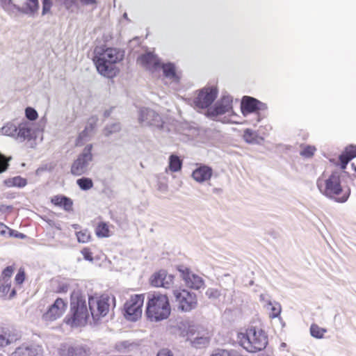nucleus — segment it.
Returning a JSON list of instances; mask_svg holds the SVG:
<instances>
[{"mask_svg": "<svg viewBox=\"0 0 356 356\" xmlns=\"http://www.w3.org/2000/svg\"><path fill=\"white\" fill-rule=\"evenodd\" d=\"M137 62L146 70L149 72L153 76H160L161 60L153 52H146L140 55Z\"/></svg>", "mask_w": 356, "mask_h": 356, "instance_id": "obj_17", "label": "nucleus"}, {"mask_svg": "<svg viewBox=\"0 0 356 356\" xmlns=\"http://www.w3.org/2000/svg\"><path fill=\"white\" fill-rule=\"evenodd\" d=\"M243 137L245 141L250 144L261 145L264 140V138L259 136L255 131L250 129H246L244 131Z\"/></svg>", "mask_w": 356, "mask_h": 356, "instance_id": "obj_28", "label": "nucleus"}, {"mask_svg": "<svg viewBox=\"0 0 356 356\" xmlns=\"http://www.w3.org/2000/svg\"><path fill=\"white\" fill-rule=\"evenodd\" d=\"M213 170L211 168L203 165L196 168L192 174L193 178L199 183H203L209 181L212 176Z\"/></svg>", "mask_w": 356, "mask_h": 356, "instance_id": "obj_25", "label": "nucleus"}, {"mask_svg": "<svg viewBox=\"0 0 356 356\" xmlns=\"http://www.w3.org/2000/svg\"><path fill=\"white\" fill-rule=\"evenodd\" d=\"M7 232H9L10 235L13 234V230L9 229L6 225H5L3 223L0 222V234L1 235H5Z\"/></svg>", "mask_w": 356, "mask_h": 356, "instance_id": "obj_50", "label": "nucleus"}, {"mask_svg": "<svg viewBox=\"0 0 356 356\" xmlns=\"http://www.w3.org/2000/svg\"><path fill=\"white\" fill-rule=\"evenodd\" d=\"M185 284L191 289L199 290L204 286V281L202 277L192 273L185 266H179L178 268Z\"/></svg>", "mask_w": 356, "mask_h": 356, "instance_id": "obj_18", "label": "nucleus"}, {"mask_svg": "<svg viewBox=\"0 0 356 356\" xmlns=\"http://www.w3.org/2000/svg\"><path fill=\"white\" fill-rule=\"evenodd\" d=\"M0 356H4L3 354L0 353Z\"/></svg>", "mask_w": 356, "mask_h": 356, "instance_id": "obj_62", "label": "nucleus"}, {"mask_svg": "<svg viewBox=\"0 0 356 356\" xmlns=\"http://www.w3.org/2000/svg\"><path fill=\"white\" fill-rule=\"evenodd\" d=\"M121 129L120 124L118 122H112L108 124L104 129V134L106 136H109L114 133L118 132Z\"/></svg>", "mask_w": 356, "mask_h": 356, "instance_id": "obj_39", "label": "nucleus"}, {"mask_svg": "<svg viewBox=\"0 0 356 356\" xmlns=\"http://www.w3.org/2000/svg\"><path fill=\"white\" fill-rule=\"evenodd\" d=\"M15 294V290H13L10 294V298H12L14 296V295Z\"/></svg>", "mask_w": 356, "mask_h": 356, "instance_id": "obj_58", "label": "nucleus"}, {"mask_svg": "<svg viewBox=\"0 0 356 356\" xmlns=\"http://www.w3.org/2000/svg\"><path fill=\"white\" fill-rule=\"evenodd\" d=\"M17 340L16 334L8 328L0 326V348H5Z\"/></svg>", "mask_w": 356, "mask_h": 356, "instance_id": "obj_26", "label": "nucleus"}, {"mask_svg": "<svg viewBox=\"0 0 356 356\" xmlns=\"http://www.w3.org/2000/svg\"><path fill=\"white\" fill-rule=\"evenodd\" d=\"M218 91L216 87H204L197 92L193 99V104L197 108H207L210 106L216 99Z\"/></svg>", "mask_w": 356, "mask_h": 356, "instance_id": "obj_15", "label": "nucleus"}, {"mask_svg": "<svg viewBox=\"0 0 356 356\" xmlns=\"http://www.w3.org/2000/svg\"><path fill=\"white\" fill-rule=\"evenodd\" d=\"M11 157H6L0 152V173L6 172L9 166L8 162L11 160Z\"/></svg>", "mask_w": 356, "mask_h": 356, "instance_id": "obj_41", "label": "nucleus"}, {"mask_svg": "<svg viewBox=\"0 0 356 356\" xmlns=\"http://www.w3.org/2000/svg\"><path fill=\"white\" fill-rule=\"evenodd\" d=\"M355 170L356 171V167H355Z\"/></svg>", "mask_w": 356, "mask_h": 356, "instance_id": "obj_63", "label": "nucleus"}, {"mask_svg": "<svg viewBox=\"0 0 356 356\" xmlns=\"http://www.w3.org/2000/svg\"><path fill=\"white\" fill-rule=\"evenodd\" d=\"M25 115L26 117L30 120H35L38 116L37 111L31 107H28L26 108Z\"/></svg>", "mask_w": 356, "mask_h": 356, "instance_id": "obj_44", "label": "nucleus"}, {"mask_svg": "<svg viewBox=\"0 0 356 356\" xmlns=\"http://www.w3.org/2000/svg\"><path fill=\"white\" fill-rule=\"evenodd\" d=\"M89 349L83 344H62L59 348L60 356H88Z\"/></svg>", "mask_w": 356, "mask_h": 356, "instance_id": "obj_19", "label": "nucleus"}, {"mask_svg": "<svg viewBox=\"0 0 356 356\" xmlns=\"http://www.w3.org/2000/svg\"><path fill=\"white\" fill-rule=\"evenodd\" d=\"M0 134L10 136L22 143L26 140H31L33 137V131L29 122H24L16 124L10 122L0 129Z\"/></svg>", "mask_w": 356, "mask_h": 356, "instance_id": "obj_8", "label": "nucleus"}, {"mask_svg": "<svg viewBox=\"0 0 356 356\" xmlns=\"http://www.w3.org/2000/svg\"><path fill=\"white\" fill-rule=\"evenodd\" d=\"M182 162L176 155H171L169 158V169L172 172H177L181 170Z\"/></svg>", "mask_w": 356, "mask_h": 356, "instance_id": "obj_35", "label": "nucleus"}, {"mask_svg": "<svg viewBox=\"0 0 356 356\" xmlns=\"http://www.w3.org/2000/svg\"><path fill=\"white\" fill-rule=\"evenodd\" d=\"M167 188V186L165 185H163L162 186H161V189L163 190V191H165Z\"/></svg>", "mask_w": 356, "mask_h": 356, "instance_id": "obj_59", "label": "nucleus"}, {"mask_svg": "<svg viewBox=\"0 0 356 356\" xmlns=\"http://www.w3.org/2000/svg\"><path fill=\"white\" fill-rule=\"evenodd\" d=\"M145 296L143 294L134 295L124 305L126 318L131 321H136L142 315V307Z\"/></svg>", "mask_w": 356, "mask_h": 356, "instance_id": "obj_14", "label": "nucleus"}, {"mask_svg": "<svg viewBox=\"0 0 356 356\" xmlns=\"http://www.w3.org/2000/svg\"><path fill=\"white\" fill-rule=\"evenodd\" d=\"M52 3L51 0H42V13L43 15H46L50 11Z\"/></svg>", "mask_w": 356, "mask_h": 356, "instance_id": "obj_47", "label": "nucleus"}, {"mask_svg": "<svg viewBox=\"0 0 356 356\" xmlns=\"http://www.w3.org/2000/svg\"><path fill=\"white\" fill-rule=\"evenodd\" d=\"M266 308L270 311L269 316L271 318L278 317L282 312L280 304L276 301H272Z\"/></svg>", "mask_w": 356, "mask_h": 356, "instance_id": "obj_33", "label": "nucleus"}, {"mask_svg": "<svg viewBox=\"0 0 356 356\" xmlns=\"http://www.w3.org/2000/svg\"><path fill=\"white\" fill-rule=\"evenodd\" d=\"M79 1L83 6H95L97 4V0H79Z\"/></svg>", "mask_w": 356, "mask_h": 356, "instance_id": "obj_54", "label": "nucleus"}, {"mask_svg": "<svg viewBox=\"0 0 356 356\" xmlns=\"http://www.w3.org/2000/svg\"><path fill=\"white\" fill-rule=\"evenodd\" d=\"M173 295L178 307L184 312H190L197 306V298L194 293L186 289H177L173 290Z\"/></svg>", "mask_w": 356, "mask_h": 356, "instance_id": "obj_13", "label": "nucleus"}, {"mask_svg": "<svg viewBox=\"0 0 356 356\" xmlns=\"http://www.w3.org/2000/svg\"><path fill=\"white\" fill-rule=\"evenodd\" d=\"M259 300L264 303V307H266L271 302L270 296L266 293H261L259 296Z\"/></svg>", "mask_w": 356, "mask_h": 356, "instance_id": "obj_46", "label": "nucleus"}, {"mask_svg": "<svg viewBox=\"0 0 356 356\" xmlns=\"http://www.w3.org/2000/svg\"><path fill=\"white\" fill-rule=\"evenodd\" d=\"M21 6L17 5V13L19 12L29 17H35L40 8L39 0H19Z\"/></svg>", "mask_w": 356, "mask_h": 356, "instance_id": "obj_23", "label": "nucleus"}, {"mask_svg": "<svg viewBox=\"0 0 356 356\" xmlns=\"http://www.w3.org/2000/svg\"><path fill=\"white\" fill-rule=\"evenodd\" d=\"M92 149V145L91 144L86 145L76 159L74 161L70 170L73 175L81 176L88 172L93 158Z\"/></svg>", "mask_w": 356, "mask_h": 356, "instance_id": "obj_9", "label": "nucleus"}, {"mask_svg": "<svg viewBox=\"0 0 356 356\" xmlns=\"http://www.w3.org/2000/svg\"><path fill=\"white\" fill-rule=\"evenodd\" d=\"M89 317L86 296L79 290H74L70 296V314L65 318L66 324L71 327H81L86 324Z\"/></svg>", "mask_w": 356, "mask_h": 356, "instance_id": "obj_3", "label": "nucleus"}, {"mask_svg": "<svg viewBox=\"0 0 356 356\" xmlns=\"http://www.w3.org/2000/svg\"><path fill=\"white\" fill-rule=\"evenodd\" d=\"M95 232L98 237H108L109 228L108 224L104 222H101L97 225Z\"/></svg>", "mask_w": 356, "mask_h": 356, "instance_id": "obj_37", "label": "nucleus"}, {"mask_svg": "<svg viewBox=\"0 0 356 356\" xmlns=\"http://www.w3.org/2000/svg\"><path fill=\"white\" fill-rule=\"evenodd\" d=\"M3 184L8 188H24L27 184V180L20 176H16L5 179L3 181Z\"/></svg>", "mask_w": 356, "mask_h": 356, "instance_id": "obj_29", "label": "nucleus"}, {"mask_svg": "<svg viewBox=\"0 0 356 356\" xmlns=\"http://www.w3.org/2000/svg\"><path fill=\"white\" fill-rule=\"evenodd\" d=\"M97 119L95 118H91L85 129L79 134L77 138V145L81 142L85 140L86 137H88L90 133L94 130L96 126Z\"/></svg>", "mask_w": 356, "mask_h": 356, "instance_id": "obj_31", "label": "nucleus"}, {"mask_svg": "<svg viewBox=\"0 0 356 356\" xmlns=\"http://www.w3.org/2000/svg\"><path fill=\"white\" fill-rule=\"evenodd\" d=\"M0 6L9 15H17V5L12 0H0Z\"/></svg>", "mask_w": 356, "mask_h": 356, "instance_id": "obj_32", "label": "nucleus"}, {"mask_svg": "<svg viewBox=\"0 0 356 356\" xmlns=\"http://www.w3.org/2000/svg\"><path fill=\"white\" fill-rule=\"evenodd\" d=\"M355 157H356V146L347 147L339 157L341 168L344 170L348 162Z\"/></svg>", "mask_w": 356, "mask_h": 356, "instance_id": "obj_27", "label": "nucleus"}, {"mask_svg": "<svg viewBox=\"0 0 356 356\" xmlns=\"http://www.w3.org/2000/svg\"><path fill=\"white\" fill-rule=\"evenodd\" d=\"M76 184L83 191L90 190L93 187V182L90 178L81 177L76 180Z\"/></svg>", "mask_w": 356, "mask_h": 356, "instance_id": "obj_36", "label": "nucleus"}, {"mask_svg": "<svg viewBox=\"0 0 356 356\" xmlns=\"http://www.w3.org/2000/svg\"><path fill=\"white\" fill-rule=\"evenodd\" d=\"M124 58V52L117 48L97 47L94 50L93 62L99 74L111 78L115 76L118 70L115 64Z\"/></svg>", "mask_w": 356, "mask_h": 356, "instance_id": "obj_2", "label": "nucleus"}, {"mask_svg": "<svg viewBox=\"0 0 356 356\" xmlns=\"http://www.w3.org/2000/svg\"><path fill=\"white\" fill-rule=\"evenodd\" d=\"M55 205L63 207L65 211H70L72 209V201L65 196H54L51 200Z\"/></svg>", "mask_w": 356, "mask_h": 356, "instance_id": "obj_30", "label": "nucleus"}, {"mask_svg": "<svg viewBox=\"0 0 356 356\" xmlns=\"http://www.w3.org/2000/svg\"><path fill=\"white\" fill-rule=\"evenodd\" d=\"M124 18H127V13H124Z\"/></svg>", "mask_w": 356, "mask_h": 356, "instance_id": "obj_60", "label": "nucleus"}, {"mask_svg": "<svg viewBox=\"0 0 356 356\" xmlns=\"http://www.w3.org/2000/svg\"><path fill=\"white\" fill-rule=\"evenodd\" d=\"M60 292H66L67 291V286H61L60 289Z\"/></svg>", "mask_w": 356, "mask_h": 356, "instance_id": "obj_57", "label": "nucleus"}, {"mask_svg": "<svg viewBox=\"0 0 356 356\" xmlns=\"http://www.w3.org/2000/svg\"><path fill=\"white\" fill-rule=\"evenodd\" d=\"M170 306L166 295L154 293L148 296L146 314L149 319L160 321L166 319L170 314Z\"/></svg>", "mask_w": 356, "mask_h": 356, "instance_id": "obj_4", "label": "nucleus"}, {"mask_svg": "<svg viewBox=\"0 0 356 356\" xmlns=\"http://www.w3.org/2000/svg\"><path fill=\"white\" fill-rule=\"evenodd\" d=\"M156 356H174V355L170 350L163 348L158 352Z\"/></svg>", "mask_w": 356, "mask_h": 356, "instance_id": "obj_52", "label": "nucleus"}, {"mask_svg": "<svg viewBox=\"0 0 356 356\" xmlns=\"http://www.w3.org/2000/svg\"><path fill=\"white\" fill-rule=\"evenodd\" d=\"M282 346H286V344H285L284 343H283Z\"/></svg>", "mask_w": 356, "mask_h": 356, "instance_id": "obj_61", "label": "nucleus"}, {"mask_svg": "<svg viewBox=\"0 0 356 356\" xmlns=\"http://www.w3.org/2000/svg\"><path fill=\"white\" fill-rule=\"evenodd\" d=\"M115 348L122 353H137L140 350V344L138 341L124 340L118 341Z\"/></svg>", "mask_w": 356, "mask_h": 356, "instance_id": "obj_24", "label": "nucleus"}, {"mask_svg": "<svg viewBox=\"0 0 356 356\" xmlns=\"http://www.w3.org/2000/svg\"><path fill=\"white\" fill-rule=\"evenodd\" d=\"M10 356H43V350L38 345L23 343L17 347Z\"/></svg>", "mask_w": 356, "mask_h": 356, "instance_id": "obj_22", "label": "nucleus"}, {"mask_svg": "<svg viewBox=\"0 0 356 356\" xmlns=\"http://www.w3.org/2000/svg\"><path fill=\"white\" fill-rule=\"evenodd\" d=\"M233 99L229 95H223L213 107L208 110V115L222 123H236L233 119L236 114L233 111Z\"/></svg>", "mask_w": 356, "mask_h": 356, "instance_id": "obj_5", "label": "nucleus"}, {"mask_svg": "<svg viewBox=\"0 0 356 356\" xmlns=\"http://www.w3.org/2000/svg\"><path fill=\"white\" fill-rule=\"evenodd\" d=\"M13 273V268L12 266L6 267L1 274V282L4 285L9 284L10 285V279Z\"/></svg>", "mask_w": 356, "mask_h": 356, "instance_id": "obj_40", "label": "nucleus"}, {"mask_svg": "<svg viewBox=\"0 0 356 356\" xmlns=\"http://www.w3.org/2000/svg\"><path fill=\"white\" fill-rule=\"evenodd\" d=\"M77 240L80 243H87L90 239V234L87 231H81L76 233Z\"/></svg>", "mask_w": 356, "mask_h": 356, "instance_id": "obj_43", "label": "nucleus"}, {"mask_svg": "<svg viewBox=\"0 0 356 356\" xmlns=\"http://www.w3.org/2000/svg\"><path fill=\"white\" fill-rule=\"evenodd\" d=\"M88 306L94 321L105 316L109 311V298L107 296H90Z\"/></svg>", "mask_w": 356, "mask_h": 356, "instance_id": "obj_12", "label": "nucleus"}, {"mask_svg": "<svg viewBox=\"0 0 356 356\" xmlns=\"http://www.w3.org/2000/svg\"><path fill=\"white\" fill-rule=\"evenodd\" d=\"M10 289V286L9 284H6V285H4L3 282H1V277L0 278V293L2 294V296H6L9 292Z\"/></svg>", "mask_w": 356, "mask_h": 356, "instance_id": "obj_49", "label": "nucleus"}, {"mask_svg": "<svg viewBox=\"0 0 356 356\" xmlns=\"http://www.w3.org/2000/svg\"><path fill=\"white\" fill-rule=\"evenodd\" d=\"M267 108L266 104L250 96H244L241 102V110L243 115L248 118L249 115L252 114L254 118L250 120V123L254 126L265 118L263 112L266 111Z\"/></svg>", "mask_w": 356, "mask_h": 356, "instance_id": "obj_7", "label": "nucleus"}, {"mask_svg": "<svg viewBox=\"0 0 356 356\" xmlns=\"http://www.w3.org/2000/svg\"><path fill=\"white\" fill-rule=\"evenodd\" d=\"M81 254L86 260L89 261H93L92 252L90 251V250L88 248H83L81 250Z\"/></svg>", "mask_w": 356, "mask_h": 356, "instance_id": "obj_48", "label": "nucleus"}, {"mask_svg": "<svg viewBox=\"0 0 356 356\" xmlns=\"http://www.w3.org/2000/svg\"><path fill=\"white\" fill-rule=\"evenodd\" d=\"M206 296L209 298L217 299L220 296V292L216 289L209 288L206 291Z\"/></svg>", "mask_w": 356, "mask_h": 356, "instance_id": "obj_45", "label": "nucleus"}, {"mask_svg": "<svg viewBox=\"0 0 356 356\" xmlns=\"http://www.w3.org/2000/svg\"><path fill=\"white\" fill-rule=\"evenodd\" d=\"M327 332V330L323 327H320L316 324H312L310 327L311 335L316 339H321L323 337L324 334Z\"/></svg>", "mask_w": 356, "mask_h": 356, "instance_id": "obj_38", "label": "nucleus"}, {"mask_svg": "<svg viewBox=\"0 0 356 356\" xmlns=\"http://www.w3.org/2000/svg\"><path fill=\"white\" fill-rule=\"evenodd\" d=\"M67 306V302L63 299L56 298L43 313L42 320L47 324L56 321L63 316L66 311Z\"/></svg>", "mask_w": 356, "mask_h": 356, "instance_id": "obj_16", "label": "nucleus"}, {"mask_svg": "<svg viewBox=\"0 0 356 356\" xmlns=\"http://www.w3.org/2000/svg\"><path fill=\"white\" fill-rule=\"evenodd\" d=\"M316 150L314 146L307 145L301 150L300 155L306 158H310L314 154Z\"/></svg>", "mask_w": 356, "mask_h": 356, "instance_id": "obj_42", "label": "nucleus"}, {"mask_svg": "<svg viewBox=\"0 0 356 356\" xmlns=\"http://www.w3.org/2000/svg\"><path fill=\"white\" fill-rule=\"evenodd\" d=\"M212 356H235L233 353H230L225 350H220Z\"/></svg>", "mask_w": 356, "mask_h": 356, "instance_id": "obj_51", "label": "nucleus"}, {"mask_svg": "<svg viewBox=\"0 0 356 356\" xmlns=\"http://www.w3.org/2000/svg\"><path fill=\"white\" fill-rule=\"evenodd\" d=\"M111 110L110 111H105L104 113V117H108L110 115H111Z\"/></svg>", "mask_w": 356, "mask_h": 356, "instance_id": "obj_56", "label": "nucleus"}, {"mask_svg": "<svg viewBox=\"0 0 356 356\" xmlns=\"http://www.w3.org/2000/svg\"><path fill=\"white\" fill-rule=\"evenodd\" d=\"M316 186L323 195L338 203L346 202L350 194V188L341 184L339 171H334L327 177L322 175L318 177Z\"/></svg>", "mask_w": 356, "mask_h": 356, "instance_id": "obj_1", "label": "nucleus"}, {"mask_svg": "<svg viewBox=\"0 0 356 356\" xmlns=\"http://www.w3.org/2000/svg\"><path fill=\"white\" fill-rule=\"evenodd\" d=\"M138 122L143 126H151L160 130L168 131L162 117L155 111L147 108H141L138 112Z\"/></svg>", "mask_w": 356, "mask_h": 356, "instance_id": "obj_11", "label": "nucleus"}, {"mask_svg": "<svg viewBox=\"0 0 356 356\" xmlns=\"http://www.w3.org/2000/svg\"><path fill=\"white\" fill-rule=\"evenodd\" d=\"M177 326L180 334L186 337L187 339H193L195 337H211L208 329L202 325L195 323L189 319L180 321Z\"/></svg>", "mask_w": 356, "mask_h": 356, "instance_id": "obj_10", "label": "nucleus"}, {"mask_svg": "<svg viewBox=\"0 0 356 356\" xmlns=\"http://www.w3.org/2000/svg\"><path fill=\"white\" fill-rule=\"evenodd\" d=\"M174 277L165 270H160L154 273L150 280L151 284L156 287L170 289L173 285Z\"/></svg>", "mask_w": 356, "mask_h": 356, "instance_id": "obj_21", "label": "nucleus"}, {"mask_svg": "<svg viewBox=\"0 0 356 356\" xmlns=\"http://www.w3.org/2000/svg\"><path fill=\"white\" fill-rule=\"evenodd\" d=\"M161 70L163 72V79L165 84L177 85L180 80V76L177 72L176 66L172 63H161Z\"/></svg>", "mask_w": 356, "mask_h": 356, "instance_id": "obj_20", "label": "nucleus"}, {"mask_svg": "<svg viewBox=\"0 0 356 356\" xmlns=\"http://www.w3.org/2000/svg\"><path fill=\"white\" fill-rule=\"evenodd\" d=\"M240 344L249 352H256L265 348L267 345V337L261 330L250 327L245 333L238 334Z\"/></svg>", "mask_w": 356, "mask_h": 356, "instance_id": "obj_6", "label": "nucleus"}, {"mask_svg": "<svg viewBox=\"0 0 356 356\" xmlns=\"http://www.w3.org/2000/svg\"><path fill=\"white\" fill-rule=\"evenodd\" d=\"M24 280V272H18V273L15 276V282L20 284H22Z\"/></svg>", "mask_w": 356, "mask_h": 356, "instance_id": "obj_53", "label": "nucleus"}, {"mask_svg": "<svg viewBox=\"0 0 356 356\" xmlns=\"http://www.w3.org/2000/svg\"><path fill=\"white\" fill-rule=\"evenodd\" d=\"M211 337H195V339H189L193 347L202 348L206 347L210 341Z\"/></svg>", "mask_w": 356, "mask_h": 356, "instance_id": "obj_34", "label": "nucleus"}, {"mask_svg": "<svg viewBox=\"0 0 356 356\" xmlns=\"http://www.w3.org/2000/svg\"><path fill=\"white\" fill-rule=\"evenodd\" d=\"M11 236H15L16 238H26V236L24 234L15 232L14 230H13V234Z\"/></svg>", "mask_w": 356, "mask_h": 356, "instance_id": "obj_55", "label": "nucleus"}]
</instances>
